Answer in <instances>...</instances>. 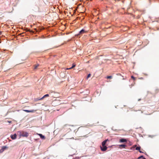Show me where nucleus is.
I'll list each match as a JSON object with an SVG mask.
<instances>
[{
    "label": "nucleus",
    "mask_w": 159,
    "mask_h": 159,
    "mask_svg": "<svg viewBox=\"0 0 159 159\" xmlns=\"http://www.w3.org/2000/svg\"><path fill=\"white\" fill-rule=\"evenodd\" d=\"M108 141V139H106L105 140L103 141L102 143V146H106L105 145L107 141Z\"/></svg>",
    "instance_id": "nucleus-6"
},
{
    "label": "nucleus",
    "mask_w": 159,
    "mask_h": 159,
    "mask_svg": "<svg viewBox=\"0 0 159 159\" xmlns=\"http://www.w3.org/2000/svg\"><path fill=\"white\" fill-rule=\"evenodd\" d=\"M127 140L125 139H122L120 140L119 142L120 143L126 142Z\"/></svg>",
    "instance_id": "nucleus-5"
},
{
    "label": "nucleus",
    "mask_w": 159,
    "mask_h": 159,
    "mask_svg": "<svg viewBox=\"0 0 159 159\" xmlns=\"http://www.w3.org/2000/svg\"><path fill=\"white\" fill-rule=\"evenodd\" d=\"M17 134L19 135L20 137H27L29 136V133L24 131H19L17 132Z\"/></svg>",
    "instance_id": "nucleus-2"
},
{
    "label": "nucleus",
    "mask_w": 159,
    "mask_h": 159,
    "mask_svg": "<svg viewBox=\"0 0 159 159\" xmlns=\"http://www.w3.org/2000/svg\"><path fill=\"white\" fill-rule=\"evenodd\" d=\"M7 147L6 146H4L2 147V152H3L4 150L7 149Z\"/></svg>",
    "instance_id": "nucleus-11"
},
{
    "label": "nucleus",
    "mask_w": 159,
    "mask_h": 159,
    "mask_svg": "<svg viewBox=\"0 0 159 159\" xmlns=\"http://www.w3.org/2000/svg\"><path fill=\"white\" fill-rule=\"evenodd\" d=\"M136 145H134L133 146V148H134L135 147H136Z\"/></svg>",
    "instance_id": "nucleus-21"
},
{
    "label": "nucleus",
    "mask_w": 159,
    "mask_h": 159,
    "mask_svg": "<svg viewBox=\"0 0 159 159\" xmlns=\"http://www.w3.org/2000/svg\"><path fill=\"white\" fill-rule=\"evenodd\" d=\"M106 78L107 79H111L112 78V76H107Z\"/></svg>",
    "instance_id": "nucleus-14"
},
{
    "label": "nucleus",
    "mask_w": 159,
    "mask_h": 159,
    "mask_svg": "<svg viewBox=\"0 0 159 159\" xmlns=\"http://www.w3.org/2000/svg\"><path fill=\"white\" fill-rule=\"evenodd\" d=\"M23 111H25L27 112H29L30 110H23Z\"/></svg>",
    "instance_id": "nucleus-17"
},
{
    "label": "nucleus",
    "mask_w": 159,
    "mask_h": 159,
    "mask_svg": "<svg viewBox=\"0 0 159 159\" xmlns=\"http://www.w3.org/2000/svg\"><path fill=\"white\" fill-rule=\"evenodd\" d=\"M17 135L15 134L13 135H11V138L12 139H15L16 138Z\"/></svg>",
    "instance_id": "nucleus-4"
},
{
    "label": "nucleus",
    "mask_w": 159,
    "mask_h": 159,
    "mask_svg": "<svg viewBox=\"0 0 159 159\" xmlns=\"http://www.w3.org/2000/svg\"><path fill=\"white\" fill-rule=\"evenodd\" d=\"M101 150L102 151H105L107 149V147L106 146H100Z\"/></svg>",
    "instance_id": "nucleus-3"
},
{
    "label": "nucleus",
    "mask_w": 159,
    "mask_h": 159,
    "mask_svg": "<svg viewBox=\"0 0 159 159\" xmlns=\"http://www.w3.org/2000/svg\"><path fill=\"white\" fill-rule=\"evenodd\" d=\"M139 159H146L143 156H141L138 157Z\"/></svg>",
    "instance_id": "nucleus-13"
},
{
    "label": "nucleus",
    "mask_w": 159,
    "mask_h": 159,
    "mask_svg": "<svg viewBox=\"0 0 159 159\" xmlns=\"http://www.w3.org/2000/svg\"><path fill=\"white\" fill-rule=\"evenodd\" d=\"M27 31H29L31 32H32V31H30V30H28Z\"/></svg>",
    "instance_id": "nucleus-24"
},
{
    "label": "nucleus",
    "mask_w": 159,
    "mask_h": 159,
    "mask_svg": "<svg viewBox=\"0 0 159 159\" xmlns=\"http://www.w3.org/2000/svg\"><path fill=\"white\" fill-rule=\"evenodd\" d=\"M91 76V74H89L88 76H87V78H89V77H90Z\"/></svg>",
    "instance_id": "nucleus-18"
},
{
    "label": "nucleus",
    "mask_w": 159,
    "mask_h": 159,
    "mask_svg": "<svg viewBox=\"0 0 159 159\" xmlns=\"http://www.w3.org/2000/svg\"><path fill=\"white\" fill-rule=\"evenodd\" d=\"M140 148H141V147L139 146V147H136V150H139V152L140 153H143V152L141 151L140 150Z\"/></svg>",
    "instance_id": "nucleus-10"
},
{
    "label": "nucleus",
    "mask_w": 159,
    "mask_h": 159,
    "mask_svg": "<svg viewBox=\"0 0 159 159\" xmlns=\"http://www.w3.org/2000/svg\"><path fill=\"white\" fill-rule=\"evenodd\" d=\"M119 146L120 147H121L124 148H125V147L126 146V145L125 144L119 145Z\"/></svg>",
    "instance_id": "nucleus-12"
},
{
    "label": "nucleus",
    "mask_w": 159,
    "mask_h": 159,
    "mask_svg": "<svg viewBox=\"0 0 159 159\" xmlns=\"http://www.w3.org/2000/svg\"><path fill=\"white\" fill-rule=\"evenodd\" d=\"M86 129L83 127H80L78 129L77 131V133L80 134L79 135L80 137L85 136L84 134H85V133L86 131Z\"/></svg>",
    "instance_id": "nucleus-1"
},
{
    "label": "nucleus",
    "mask_w": 159,
    "mask_h": 159,
    "mask_svg": "<svg viewBox=\"0 0 159 159\" xmlns=\"http://www.w3.org/2000/svg\"><path fill=\"white\" fill-rule=\"evenodd\" d=\"M49 96V94H46L45 95H44L43 97H42V98H40L39 100H43V99L44 98H46V97H48Z\"/></svg>",
    "instance_id": "nucleus-9"
},
{
    "label": "nucleus",
    "mask_w": 159,
    "mask_h": 159,
    "mask_svg": "<svg viewBox=\"0 0 159 159\" xmlns=\"http://www.w3.org/2000/svg\"><path fill=\"white\" fill-rule=\"evenodd\" d=\"M140 100H141V99H138V101H140Z\"/></svg>",
    "instance_id": "nucleus-25"
},
{
    "label": "nucleus",
    "mask_w": 159,
    "mask_h": 159,
    "mask_svg": "<svg viewBox=\"0 0 159 159\" xmlns=\"http://www.w3.org/2000/svg\"><path fill=\"white\" fill-rule=\"evenodd\" d=\"M39 66V65L38 64L37 65L34 66V69H36L37 67Z\"/></svg>",
    "instance_id": "nucleus-15"
},
{
    "label": "nucleus",
    "mask_w": 159,
    "mask_h": 159,
    "mask_svg": "<svg viewBox=\"0 0 159 159\" xmlns=\"http://www.w3.org/2000/svg\"><path fill=\"white\" fill-rule=\"evenodd\" d=\"M34 111V110H30L29 111V112H33Z\"/></svg>",
    "instance_id": "nucleus-20"
},
{
    "label": "nucleus",
    "mask_w": 159,
    "mask_h": 159,
    "mask_svg": "<svg viewBox=\"0 0 159 159\" xmlns=\"http://www.w3.org/2000/svg\"><path fill=\"white\" fill-rule=\"evenodd\" d=\"M71 68H70H70H66V69L67 70H70V69H71Z\"/></svg>",
    "instance_id": "nucleus-22"
},
{
    "label": "nucleus",
    "mask_w": 159,
    "mask_h": 159,
    "mask_svg": "<svg viewBox=\"0 0 159 159\" xmlns=\"http://www.w3.org/2000/svg\"><path fill=\"white\" fill-rule=\"evenodd\" d=\"M75 66V64H73L72 65V66L71 67H70V68H71V69L73 68Z\"/></svg>",
    "instance_id": "nucleus-16"
},
{
    "label": "nucleus",
    "mask_w": 159,
    "mask_h": 159,
    "mask_svg": "<svg viewBox=\"0 0 159 159\" xmlns=\"http://www.w3.org/2000/svg\"><path fill=\"white\" fill-rule=\"evenodd\" d=\"M131 77L134 80H135V78L133 76H131Z\"/></svg>",
    "instance_id": "nucleus-19"
},
{
    "label": "nucleus",
    "mask_w": 159,
    "mask_h": 159,
    "mask_svg": "<svg viewBox=\"0 0 159 159\" xmlns=\"http://www.w3.org/2000/svg\"><path fill=\"white\" fill-rule=\"evenodd\" d=\"M38 135L40 137V138L42 139H45V136L43 135L42 134H38Z\"/></svg>",
    "instance_id": "nucleus-8"
},
{
    "label": "nucleus",
    "mask_w": 159,
    "mask_h": 159,
    "mask_svg": "<svg viewBox=\"0 0 159 159\" xmlns=\"http://www.w3.org/2000/svg\"><path fill=\"white\" fill-rule=\"evenodd\" d=\"M139 79H143V78H140Z\"/></svg>",
    "instance_id": "nucleus-26"
},
{
    "label": "nucleus",
    "mask_w": 159,
    "mask_h": 159,
    "mask_svg": "<svg viewBox=\"0 0 159 159\" xmlns=\"http://www.w3.org/2000/svg\"><path fill=\"white\" fill-rule=\"evenodd\" d=\"M2 149H1V150H0V153L2 152H2Z\"/></svg>",
    "instance_id": "nucleus-23"
},
{
    "label": "nucleus",
    "mask_w": 159,
    "mask_h": 159,
    "mask_svg": "<svg viewBox=\"0 0 159 159\" xmlns=\"http://www.w3.org/2000/svg\"><path fill=\"white\" fill-rule=\"evenodd\" d=\"M9 122V123H11V121H10V122Z\"/></svg>",
    "instance_id": "nucleus-27"
},
{
    "label": "nucleus",
    "mask_w": 159,
    "mask_h": 159,
    "mask_svg": "<svg viewBox=\"0 0 159 159\" xmlns=\"http://www.w3.org/2000/svg\"><path fill=\"white\" fill-rule=\"evenodd\" d=\"M87 31H85V30L84 29L82 30L79 32V34H78V35H79L80 34H82L84 33H86Z\"/></svg>",
    "instance_id": "nucleus-7"
}]
</instances>
